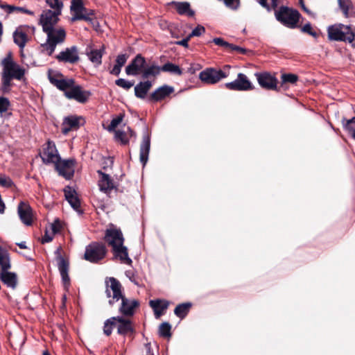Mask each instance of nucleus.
Masks as SVG:
<instances>
[{
  "mask_svg": "<svg viewBox=\"0 0 355 355\" xmlns=\"http://www.w3.org/2000/svg\"><path fill=\"white\" fill-rule=\"evenodd\" d=\"M275 15L277 21L290 28L297 27L301 17L297 10L286 6H282L279 10H275Z\"/></svg>",
  "mask_w": 355,
  "mask_h": 355,
  "instance_id": "nucleus-4",
  "label": "nucleus"
},
{
  "mask_svg": "<svg viewBox=\"0 0 355 355\" xmlns=\"http://www.w3.org/2000/svg\"><path fill=\"white\" fill-rule=\"evenodd\" d=\"M115 84L125 90H128L134 85V82L127 80L124 78H119L115 81Z\"/></svg>",
  "mask_w": 355,
  "mask_h": 355,
  "instance_id": "nucleus-45",
  "label": "nucleus"
},
{
  "mask_svg": "<svg viewBox=\"0 0 355 355\" xmlns=\"http://www.w3.org/2000/svg\"><path fill=\"white\" fill-rule=\"evenodd\" d=\"M40 157L45 164H55L60 159L55 144L51 141L47 142L42 153L40 154Z\"/></svg>",
  "mask_w": 355,
  "mask_h": 355,
  "instance_id": "nucleus-14",
  "label": "nucleus"
},
{
  "mask_svg": "<svg viewBox=\"0 0 355 355\" xmlns=\"http://www.w3.org/2000/svg\"><path fill=\"white\" fill-rule=\"evenodd\" d=\"M304 10L309 15H311L312 13L306 8H304Z\"/></svg>",
  "mask_w": 355,
  "mask_h": 355,
  "instance_id": "nucleus-62",
  "label": "nucleus"
},
{
  "mask_svg": "<svg viewBox=\"0 0 355 355\" xmlns=\"http://www.w3.org/2000/svg\"><path fill=\"white\" fill-rule=\"evenodd\" d=\"M116 322L112 318L107 320L104 323L103 332L106 336H110L112 332V329L116 327Z\"/></svg>",
  "mask_w": 355,
  "mask_h": 355,
  "instance_id": "nucleus-42",
  "label": "nucleus"
},
{
  "mask_svg": "<svg viewBox=\"0 0 355 355\" xmlns=\"http://www.w3.org/2000/svg\"><path fill=\"white\" fill-rule=\"evenodd\" d=\"M150 307L153 309L156 318H159L168 306V302L162 300H150L149 302Z\"/></svg>",
  "mask_w": 355,
  "mask_h": 355,
  "instance_id": "nucleus-26",
  "label": "nucleus"
},
{
  "mask_svg": "<svg viewBox=\"0 0 355 355\" xmlns=\"http://www.w3.org/2000/svg\"><path fill=\"white\" fill-rule=\"evenodd\" d=\"M19 216L24 224L31 225L33 220V209L24 202H21L17 207Z\"/></svg>",
  "mask_w": 355,
  "mask_h": 355,
  "instance_id": "nucleus-20",
  "label": "nucleus"
},
{
  "mask_svg": "<svg viewBox=\"0 0 355 355\" xmlns=\"http://www.w3.org/2000/svg\"><path fill=\"white\" fill-rule=\"evenodd\" d=\"M49 79L51 83L60 90L63 91L65 96L67 95V92H69L75 84L73 79L64 78L61 73H55L51 71H49Z\"/></svg>",
  "mask_w": 355,
  "mask_h": 355,
  "instance_id": "nucleus-8",
  "label": "nucleus"
},
{
  "mask_svg": "<svg viewBox=\"0 0 355 355\" xmlns=\"http://www.w3.org/2000/svg\"><path fill=\"white\" fill-rule=\"evenodd\" d=\"M132 137H135V132L130 127H127L126 130H118L114 131V137L117 141L123 145H126L129 142V139Z\"/></svg>",
  "mask_w": 355,
  "mask_h": 355,
  "instance_id": "nucleus-27",
  "label": "nucleus"
},
{
  "mask_svg": "<svg viewBox=\"0 0 355 355\" xmlns=\"http://www.w3.org/2000/svg\"><path fill=\"white\" fill-rule=\"evenodd\" d=\"M106 254L107 249L103 243L92 242L86 247L84 258L91 263H98L105 257Z\"/></svg>",
  "mask_w": 355,
  "mask_h": 355,
  "instance_id": "nucleus-6",
  "label": "nucleus"
},
{
  "mask_svg": "<svg viewBox=\"0 0 355 355\" xmlns=\"http://www.w3.org/2000/svg\"><path fill=\"white\" fill-rule=\"evenodd\" d=\"M301 31L303 32V33H307L314 37H316L318 34L317 33L313 30L312 27H311V25L310 23H307L306 24H304L302 28H301Z\"/></svg>",
  "mask_w": 355,
  "mask_h": 355,
  "instance_id": "nucleus-49",
  "label": "nucleus"
},
{
  "mask_svg": "<svg viewBox=\"0 0 355 355\" xmlns=\"http://www.w3.org/2000/svg\"><path fill=\"white\" fill-rule=\"evenodd\" d=\"M121 67L114 65V67L112 68V69L110 71V73L115 75V76H119L121 73Z\"/></svg>",
  "mask_w": 355,
  "mask_h": 355,
  "instance_id": "nucleus-58",
  "label": "nucleus"
},
{
  "mask_svg": "<svg viewBox=\"0 0 355 355\" xmlns=\"http://www.w3.org/2000/svg\"><path fill=\"white\" fill-rule=\"evenodd\" d=\"M60 15L58 12H51V10H44L40 15V24L47 37L46 41L41 44V51L47 55H51L56 46L66 39L65 29L57 26Z\"/></svg>",
  "mask_w": 355,
  "mask_h": 355,
  "instance_id": "nucleus-1",
  "label": "nucleus"
},
{
  "mask_svg": "<svg viewBox=\"0 0 355 355\" xmlns=\"http://www.w3.org/2000/svg\"><path fill=\"white\" fill-rule=\"evenodd\" d=\"M35 28L29 26L18 27L13 33L15 43L22 50L34 34Z\"/></svg>",
  "mask_w": 355,
  "mask_h": 355,
  "instance_id": "nucleus-7",
  "label": "nucleus"
},
{
  "mask_svg": "<svg viewBox=\"0 0 355 355\" xmlns=\"http://www.w3.org/2000/svg\"><path fill=\"white\" fill-rule=\"evenodd\" d=\"M205 31V28L202 26L198 25L192 31V32L189 35V37H192L194 36L198 37L204 33Z\"/></svg>",
  "mask_w": 355,
  "mask_h": 355,
  "instance_id": "nucleus-54",
  "label": "nucleus"
},
{
  "mask_svg": "<svg viewBox=\"0 0 355 355\" xmlns=\"http://www.w3.org/2000/svg\"><path fill=\"white\" fill-rule=\"evenodd\" d=\"M105 239L108 244L112 247V249L123 245V234L119 230L114 228L107 230Z\"/></svg>",
  "mask_w": 355,
  "mask_h": 355,
  "instance_id": "nucleus-18",
  "label": "nucleus"
},
{
  "mask_svg": "<svg viewBox=\"0 0 355 355\" xmlns=\"http://www.w3.org/2000/svg\"><path fill=\"white\" fill-rule=\"evenodd\" d=\"M83 1L82 0H71V11L76 9H79L83 7Z\"/></svg>",
  "mask_w": 355,
  "mask_h": 355,
  "instance_id": "nucleus-56",
  "label": "nucleus"
},
{
  "mask_svg": "<svg viewBox=\"0 0 355 355\" xmlns=\"http://www.w3.org/2000/svg\"><path fill=\"white\" fill-rule=\"evenodd\" d=\"M178 12L180 15H187L188 16H193L194 12L190 9V5L187 2H173Z\"/></svg>",
  "mask_w": 355,
  "mask_h": 355,
  "instance_id": "nucleus-35",
  "label": "nucleus"
},
{
  "mask_svg": "<svg viewBox=\"0 0 355 355\" xmlns=\"http://www.w3.org/2000/svg\"><path fill=\"white\" fill-rule=\"evenodd\" d=\"M258 83L259 85L268 90H275L277 89V78L269 73H256Z\"/></svg>",
  "mask_w": 355,
  "mask_h": 355,
  "instance_id": "nucleus-17",
  "label": "nucleus"
},
{
  "mask_svg": "<svg viewBox=\"0 0 355 355\" xmlns=\"http://www.w3.org/2000/svg\"><path fill=\"white\" fill-rule=\"evenodd\" d=\"M72 12L73 13V17H71L72 21H75L76 20L91 21L92 16L94 15L92 10H88L84 6L80 8L78 10H73Z\"/></svg>",
  "mask_w": 355,
  "mask_h": 355,
  "instance_id": "nucleus-29",
  "label": "nucleus"
},
{
  "mask_svg": "<svg viewBox=\"0 0 355 355\" xmlns=\"http://www.w3.org/2000/svg\"><path fill=\"white\" fill-rule=\"evenodd\" d=\"M5 209H6L5 204H4L3 201L2 200V199L0 198V214H3L5 211Z\"/></svg>",
  "mask_w": 355,
  "mask_h": 355,
  "instance_id": "nucleus-60",
  "label": "nucleus"
},
{
  "mask_svg": "<svg viewBox=\"0 0 355 355\" xmlns=\"http://www.w3.org/2000/svg\"><path fill=\"white\" fill-rule=\"evenodd\" d=\"M128 55L127 54H119L116 58L115 65L122 67L127 62Z\"/></svg>",
  "mask_w": 355,
  "mask_h": 355,
  "instance_id": "nucleus-52",
  "label": "nucleus"
},
{
  "mask_svg": "<svg viewBox=\"0 0 355 355\" xmlns=\"http://www.w3.org/2000/svg\"><path fill=\"white\" fill-rule=\"evenodd\" d=\"M64 191L65 198L70 204V205L76 211H79L80 203L78 198L76 196V191L73 190L70 187H67Z\"/></svg>",
  "mask_w": 355,
  "mask_h": 355,
  "instance_id": "nucleus-28",
  "label": "nucleus"
},
{
  "mask_svg": "<svg viewBox=\"0 0 355 355\" xmlns=\"http://www.w3.org/2000/svg\"><path fill=\"white\" fill-rule=\"evenodd\" d=\"M151 87L152 83L149 80L140 82L135 87V96L141 99L145 98Z\"/></svg>",
  "mask_w": 355,
  "mask_h": 355,
  "instance_id": "nucleus-30",
  "label": "nucleus"
},
{
  "mask_svg": "<svg viewBox=\"0 0 355 355\" xmlns=\"http://www.w3.org/2000/svg\"><path fill=\"white\" fill-rule=\"evenodd\" d=\"M114 256L125 264H130L132 260L129 258L127 248L123 245L112 249Z\"/></svg>",
  "mask_w": 355,
  "mask_h": 355,
  "instance_id": "nucleus-32",
  "label": "nucleus"
},
{
  "mask_svg": "<svg viewBox=\"0 0 355 355\" xmlns=\"http://www.w3.org/2000/svg\"><path fill=\"white\" fill-rule=\"evenodd\" d=\"M227 77L225 72L221 70H216L214 68H208L199 74V78L202 82L208 85L216 84L221 79Z\"/></svg>",
  "mask_w": 355,
  "mask_h": 355,
  "instance_id": "nucleus-10",
  "label": "nucleus"
},
{
  "mask_svg": "<svg viewBox=\"0 0 355 355\" xmlns=\"http://www.w3.org/2000/svg\"><path fill=\"white\" fill-rule=\"evenodd\" d=\"M191 307V304L189 302L180 304L175 307L174 313L178 317L184 318L188 313Z\"/></svg>",
  "mask_w": 355,
  "mask_h": 355,
  "instance_id": "nucleus-37",
  "label": "nucleus"
},
{
  "mask_svg": "<svg viewBox=\"0 0 355 355\" xmlns=\"http://www.w3.org/2000/svg\"><path fill=\"white\" fill-rule=\"evenodd\" d=\"M1 278L2 282L8 287L15 288L17 284V276L15 273L8 272V270H1Z\"/></svg>",
  "mask_w": 355,
  "mask_h": 355,
  "instance_id": "nucleus-31",
  "label": "nucleus"
},
{
  "mask_svg": "<svg viewBox=\"0 0 355 355\" xmlns=\"http://www.w3.org/2000/svg\"><path fill=\"white\" fill-rule=\"evenodd\" d=\"M55 59L59 62L75 64L79 61V53L77 46H72L66 48L55 55Z\"/></svg>",
  "mask_w": 355,
  "mask_h": 355,
  "instance_id": "nucleus-12",
  "label": "nucleus"
},
{
  "mask_svg": "<svg viewBox=\"0 0 355 355\" xmlns=\"http://www.w3.org/2000/svg\"><path fill=\"white\" fill-rule=\"evenodd\" d=\"M10 106V101L7 98L0 97V113L5 112Z\"/></svg>",
  "mask_w": 355,
  "mask_h": 355,
  "instance_id": "nucleus-50",
  "label": "nucleus"
},
{
  "mask_svg": "<svg viewBox=\"0 0 355 355\" xmlns=\"http://www.w3.org/2000/svg\"><path fill=\"white\" fill-rule=\"evenodd\" d=\"M328 37L331 40L352 42L354 40V34L351 28L341 24L328 28Z\"/></svg>",
  "mask_w": 355,
  "mask_h": 355,
  "instance_id": "nucleus-5",
  "label": "nucleus"
},
{
  "mask_svg": "<svg viewBox=\"0 0 355 355\" xmlns=\"http://www.w3.org/2000/svg\"><path fill=\"white\" fill-rule=\"evenodd\" d=\"M17 245L21 249H26V243L25 242H21V243H17Z\"/></svg>",
  "mask_w": 355,
  "mask_h": 355,
  "instance_id": "nucleus-61",
  "label": "nucleus"
},
{
  "mask_svg": "<svg viewBox=\"0 0 355 355\" xmlns=\"http://www.w3.org/2000/svg\"><path fill=\"white\" fill-rule=\"evenodd\" d=\"M230 51H237L239 52V53H241V54H244L245 53V49H243V48H241L240 46H236V45H234L232 44H231V46L230 48Z\"/></svg>",
  "mask_w": 355,
  "mask_h": 355,
  "instance_id": "nucleus-57",
  "label": "nucleus"
},
{
  "mask_svg": "<svg viewBox=\"0 0 355 355\" xmlns=\"http://www.w3.org/2000/svg\"><path fill=\"white\" fill-rule=\"evenodd\" d=\"M257 2L268 11L276 8L279 5V0H257Z\"/></svg>",
  "mask_w": 355,
  "mask_h": 355,
  "instance_id": "nucleus-41",
  "label": "nucleus"
},
{
  "mask_svg": "<svg viewBox=\"0 0 355 355\" xmlns=\"http://www.w3.org/2000/svg\"><path fill=\"white\" fill-rule=\"evenodd\" d=\"M98 173L101 176L98 180V187L100 190L105 193H110L115 187L113 180L108 175L103 173L101 171H98Z\"/></svg>",
  "mask_w": 355,
  "mask_h": 355,
  "instance_id": "nucleus-24",
  "label": "nucleus"
},
{
  "mask_svg": "<svg viewBox=\"0 0 355 355\" xmlns=\"http://www.w3.org/2000/svg\"><path fill=\"white\" fill-rule=\"evenodd\" d=\"M2 89L4 93L9 91L10 82L12 79L20 80L25 74V69L17 64L12 58V53H8L2 60Z\"/></svg>",
  "mask_w": 355,
  "mask_h": 355,
  "instance_id": "nucleus-3",
  "label": "nucleus"
},
{
  "mask_svg": "<svg viewBox=\"0 0 355 355\" xmlns=\"http://www.w3.org/2000/svg\"><path fill=\"white\" fill-rule=\"evenodd\" d=\"M91 93L89 91L83 90L80 85H73L71 89L67 92L66 97L70 99H75L79 103H85Z\"/></svg>",
  "mask_w": 355,
  "mask_h": 355,
  "instance_id": "nucleus-19",
  "label": "nucleus"
},
{
  "mask_svg": "<svg viewBox=\"0 0 355 355\" xmlns=\"http://www.w3.org/2000/svg\"><path fill=\"white\" fill-rule=\"evenodd\" d=\"M83 124V119L81 116L71 115L65 117L62 123V132L68 134L70 131L78 130Z\"/></svg>",
  "mask_w": 355,
  "mask_h": 355,
  "instance_id": "nucleus-16",
  "label": "nucleus"
},
{
  "mask_svg": "<svg viewBox=\"0 0 355 355\" xmlns=\"http://www.w3.org/2000/svg\"><path fill=\"white\" fill-rule=\"evenodd\" d=\"M10 259L8 252L0 246V267L1 270L10 268Z\"/></svg>",
  "mask_w": 355,
  "mask_h": 355,
  "instance_id": "nucleus-33",
  "label": "nucleus"
},
{
  "mask_svg": "<svg viewBox=\"0 0 355 355\" xmlns=\"http://www.w3.org/2000/svg\"><path fill=\"white\" fill-rule=\"evenodd\" d=\"M226 88L234 91H248L254 87L252 83L248 78L246 75L239 73L236 80L232 82L225 83Z\"/></svg>",
  "mask_w": 355,
  "mask_h": 355,
  "instance_id": "nucleus-11",
  "label": "nucleus"
},
{
  "mask_svg": "<svg viewBox=\"0 0 355 355\" xmlns=\"http://www.w3.org/2000/svg\"><path fill=\"white\" fill-rule=\"evenodd\" d=\"M0 186L5 188H10L14 186V182L10 177L0 175Z\"/></svg>",
  "mask_w": 355,
  "mask_h": 355,
  "instance_id": "nucleus-46",
  "label": "nucleus"
},
{
  "mask_svg": "<svg viewBox=\"0 0 355 355\" xmlns=\"http://www.w3.org/2000/svg\"><path fill=\"white\" fill-rule=\"evenodd\" d=\"M121 286L119 281L114 277H110L109 284L107 286L106 295L107 297H112L109 304L112 305L115 301L121 300V306L119 309L121 313L125 316H131L135 313V309L139 306V302L136 300L128 299L124 297L121 293Z\"/></svg>",
  "mask_w": 355,
  "mask_h": 355,
  "instance_id": "nucleus-2",
  "label": "nucleus"
},
{
  "mask_svg": "<svg viewBox=\"0 0 355 355\" xmlns=\"http://www.w3.org/2000/svg\"><path fill=\"white\" fill-rule=\"evenodd\" d=\"M124 117L123 114H119L116 117L114 118L112 121L109 126L107 127V130L109 132H114L115 128L123 121Z\"/></svg>",
  "mask_w": 355,
  "mask_h": 355,
  "instance_id": "nucleus-43",
  "label": "nucleus"
},
{
  "mask_svg": "<svg viewBox=\"0 0 355 355\" xmlns=\"http://www.w3.org/2000/svg\"><path fill=\"white\" fill-rule=\"evenodd\" d=\"M43 355H50V354L49 353V352H48V351H44V352H43Z\"/></svg>",
  "mask_w": 355,
  "mask_h": 355,
  "instance_id": "nucleus-64",
  "label": "nucleus"
},
{
  "mask_svg": "<svg viewBox=\"0 0 355 355\" xmlns=\"http://www.w3.org/2000/svg\"><path fill=\"white\" fill-rule=\"evenodd\" d=\"M174 92L173 87L164 85L157 88L149 96V100L153 101H160Z\"/></svg>",
  "mask_w": 355,
  "mask_h": 355,
  "instance_id": "nucleus-22",
  "label": "nucleus"
},
{
  "mask_svg": "<svg viewBox=\"0 0 355 355\" xmlns=\"http://www.w3.org/2000/svg\"><path fill=\"white\" fill-rule=\"evenodd\" d=\"M74 159L59 160L55 164V166L59 174L64 178L69 180L74 173Z\"/></svg>",
  "mask_w": 355,
  "mask_h": 355,
  "instance_id": "nucleus-15",
  "label": "nucleus"
},
{
  "mask_svg": "<svg viewBox=\"0 0 355 355\" xmlns=\"http://www.w3.org/2000/svg\"><path fill=\"white\" fill-rule=\"evenodd\" d=\"M162 71H166V72H169L171 73L176 74V75H179V76H180L182 73V71L181 69L179 67V66L174 64L173 63H171V62H167V63L164 64L162 67Z\"/></svg>",
  "mask_w": 355,
  "mask_h": 355,
  "instance_id": "nucleus-39",
  "label": "nucleus"
},
{
  "mask_svg": "<svg viewBox=\"0 0 355 355\" xmlns=\"http://www.w3.org/2000/svg\"><path fill=\"white\" fill-rule=\"evenodd\" d=\"M146 64L145 58L141 54H138L125 67V73L128 76L142 75Z\"/></svg>",
  "mask_w": 355,
  "mask_h": 355,
  "instance_id": "nucleus-13",
  "label": "nucleus"
},
{
  "mask_svg": "<svg viewBox=\"0 0 355 355\" xmlns=\"http://www.w3.org/2000/svg\"><path fill=\"white\" fill-rule=\"evenodd\" d=\"M213 42L218 46H220L224 47L225 49L230 50L231 46V44L225 42L223 39L220 37H216L213 40Z\"/></svg>",
  "mask_w": 355,
  "mask_h": 355,
  "instance_id": "nucleus-53",
  "label": "nucleus"
},
{
  "mask_svg": "<svg viewBox=\"0 0 355 355\" xmlns=\"http://www.w3.org/2000/svg\"><path fill=\"white\" fill-rule=\"evenodd\" d=\"M61 248H58L55 251V261L62 282L65 286H67L70 283V278L68 274L69 270V261L67 257H64L61 254Z\"/></svg>",
  "mask_w": 355,
  "mask_h": 355,
  "instance_id": "nucleus-9",
  "label": "nucleus"
},
{
  "mask_svg": "<svg viewBox=\"0 0 355 355\" xmlns=\"http://www.w3.org/2000/svg\"><path fill=\"white\" fill-rule=\"evenodd\" d=\"M162 71V67L156 65V64H151L148 66L144 67V70L143 71L142 78H148L150 76H156L158 74H159L160 71Z\"/></svg>",
  "mask_w": 355,
  "mask_h": 355,
  "instance_id": "nucleus-36",
  "label": "nucleus"
},
{
  "mask_svg": "<svg viewBox=\"0 0 355 355\" xmlns=\"http://www.w3.org/2000/svg\"><path fill=\"white\" fill-rule=\"evenodd\" d=\"M345 129L355 139V117L347 121L345 125Z\"/></svg>",
  "mask_w": 355,
  "mask_h": 355,
  "instance_id": "nucleus-47",
  "label": "nucleus"
},
{
  "mask_svg": "<svg viewBox=\"0 0 355 355\" xmlns=\"http://www.w3.org/2000/svg\"><path fill=\"white\" fill-rule=\"evenodd\" d=\"M61 229L62 225L59 220H55L49 226V230H51V232H53L54 234L60 232Z\"/></svg>",
  "mask_w": 355,
  "mask_h": 355,
  "instance_id": "nucleus-51",
  "label": "nucleus"
},
{
  "mask_svg": "<svg viewBox=\"0 0 355 355\" xmlns=\"http://www.w3.org/2000/svg\"><path fill=\"white\" fill-rule=\"evenodd\" d=\"M190 38L191 37H189V35L187 37H186V38H184V39H183V40H182L180 41L177 42V44H179V45L183 46L184 47H187L188 46V42H189Z\"/></svg>",
  "mask_w": 355,
  "mask_h": 355,
  "instance_id": "nucleus-59",
  "label": "nucleus"
},
{
  "mask_svg": "<svg viewBox=\"0 0 355 355\" xmlns=\"http://www.w3.org/2000/svg\"><path fill=\"white\" fill-rule=\"evenodd\" d=\"M150 139L148 134L143 135L142 141L140 146V161L145 165L148 159L150 152Z\"/></svg>",
  "mask_w": 355,
  "mask_h": 355,
  "instance_id": "nucleus-25",
  "label": "nucleus"
},
{
  "mask_svg": "<svg viewBox=\"0 0 355 355\" xmlns=\"http://www.w3.org/2000/svg\"><path fill=\"white\" fill-rule=\"evenodd\" d=\"M46 3L47 6L50 8L49 10H51V12L56 13L58 12V14L61 15L62 8L63 7V3L60 0H46Z\"/></svg>",
  "mask_w": 355,
  "mask_h": 355,
  "instance_id": "nucleus-38",
  "label": "nucleus"
},
{
  "mask_svg": "<svg viewBox=\"0 0 355 355\" xmlns=\"http://www.w3.org/2000/svg\"><path fill=\"white\" fill-rule=\"evenodd\" d=\"M112 319H115L116 322V327L117 328L118 334L127 335L129 333L133 332L134 329L129 320L124 319L121 316L112 317Z\"/></svg>",
  "mask_w": 355,
  "mask_h": 355,
  "instance_id": "nucleus-21",
  "label": "nucleus"
},
{
  "mask_svg": "<svg viewBox=\"0 0 355 355\" xmlns=\"http://www.w3.org/2000/svg\"><path fill=\"white\" fill-rule=\"evenodd\" d=\"M54 235L55 234H53V232H51L49 229H46L45 231V234L42 237V242L44 243L51 241L53 239Z\"/></svg>",
  "mask_w": 355,
  "mask_h": 355,
  "instance_id": "nucleus-55",
  "label": "nucleus"
},
{
  "mask_svg": "<svg viewBox=\"0 0 355 355\" xmlns=\"http://www.w3.org/2000/svg\"><path fill=\"white\" fill-rule=\"evenodd\" d=\"M103 52V47L97 49H94L92 46H88L86 49L87 56L88 57L89 60L96 67L101 64Z\"/></svg>",
  "mask_w": 355,
  "mask_h": 355,
  "instance_id": "nucleus-23",
  "label": "nucleus"
},
{
  "mask_svg": "<svg viewBox=\"0 0 355 355\" xmlns=\"http://www.w3.org/2000/svg\"><path fill=\"white\" fill-rule=\"evenodd\" d=\"M282 80L283 83H295L298 80L297 75L293 73H284L282 76Z\"/></svg>",
  "mask_w": 355,
  "mask_h": 355,
  "instance_id": "nucleus-48",
  "label": "nucleus"
},
{
  "mask_svg": "<svg viewBox=\"0 0 355 355\" xmlns=\"http://www.w3.org/2000/svg\"><path fill=\"white\" fill-rule=\"evenodd\" d=\"M300 3L301 6H302V8L303 9H304V8H306V7H305V6H304V2H303V1H302V0H300Z\"/></svg>",
  "mask_w": 355,
  "mask_h": 355,
  "instance_id": "nucleus-63",
  "label": "nucleus"
},
{
  "mask_svg": "<svg viewBox=\"0 0 355 355\" xmlns=\"http://www.w3.org/2000/svg\"><path fill=\"white\" fill-rule=\"evenodd\" d=\"M1 8L8 14H11L13 12H22L30 15H34V12L33 11L24 7H17L8 4H1Z\"/></svg>",
  "mask_w": 355,
  "mask_h": 355,
  "instance_id": "nucleus-34",
  "label": "nucleus"
},
{
  "mask_svg": "<svg viewBox=\"0 0 355 355\" xmlns=\"http://www.w3.org/2000/svg\"><path fill=\"white\" fill-rule=\"evenodd\" d=\"M338 5L345 17H348L349 10L352 8V3L350 0H338Z\"/></svg>",
  "mask_w": 355,
  "mask_h": 355,
  "instance_id": "nucleus-40",
  "label": "nucleus"
},
{
  "mask_svg": "<svg viewBox=\"0 0 355 355\" xmlns=\"http://www.w3.org/2000/svg\"><path fill=\"white\" fill-rule=\"evenodd\" d=\"M171 327L168 322H163L159 327V335L162 337H170L171 336Z\"/></svg>",
  "mask_w": 355,
  "mask_h": 355,
  "instance_id": "nucleus-44",
  "label": "nucleus"
}]
</instances>
